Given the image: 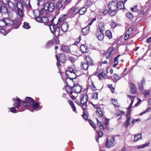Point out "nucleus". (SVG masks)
Wrapping results in <instances>:
<instances>
[{"instance_id":"obj_1","label":"nucleus","mask_w":151,"mask_h":151,"mask_svg":"<svg viewBox=\"0 0 151 151\" xmlns=\"http://www.w3.org/2000/svg\"><path fill=\"white\" fill-rule=\"evenodd\" d=\"M78 71L74 68L70 67L69 70L66 71L65 75L67 78L65 80L66 85L70 84H74L73 79L76 78L77 76H78Z\"/></svg>"},{"instance_id":"obj_2","label":"nucleus","mask_w":151,"mask_h":151,"mask_svg":"<svg viewBox=\"0 0 151 151\" xmlns=\"http://www.w3.org/2000/svg\"><path fill=\"white\" fill-rule=\"evenodd\" d=\"M72 84H70L65 86L66 90L68 94H72L73 92L76 93H80L82 90L81 86L78 84H73V86Z\"/></svg>"},{"instance_id":"obj_3","label":"nucleus","mask_w":151,"mask_h":151,"mask_svg":"<svg viewBox=\"0 0 151 151\" xmlns=\"http://www.w3.org/2000/svg\"><path fill=\"white\" fill-rule=\"evenodd\" d=\"M23 10L17 9V18L13 22V27L15 29L18 28L22 23L21 20L23 15Z\"/></svg>"},{"instance_id":"obj_4","label":"nucleus","mask_w":151,"mask_h":151,"mask_svg":"<svg viewBox=\"0 0 151 151\" xmlns=\"http://www.w3.org/2000/svg\"><path fill=\"white\" fill-rule=\"evenodd\" d=\"M12 100L14 101L13 105L19 111H22L24 110L23 103L22 104L21 100L19 98L16 97L13 98Z\"/></svg>"},{"instance_id":"obj_5","label":"nucleus","mask_w":151,"mask_h":151,"mask_svg":"<svg viewBox=\"0 0 151 151\" xmlns=\"http://www.w3.org/2000/svg\"><path fill=\"white\" fill-rule=\"evenodd\" d=\"M55 7V4L53 3L47 2L45 4L44 8H43L44 13H46L48 12H52L54 10Z\"/></svg>"},{"instance_id":"obj_6","label":"nucleus","mask_w":151,"mask_h":151,"mask_svg":"<svg viewBox=\"0 0 151 151\" xmlns=\"http://www.w3.org/2000/svg\"><path fill=\"white\" fill-rule=\"evenodd\" d=\"M34 100L32 98L30 97H27L24 101L23 102V106H24L25 109V106H27V108L29 109L31 105L33 104V101Z\"/></svg>"},{"instance_id":"obj_7","label":"nucleus","mask_w":151,"mask_h":151,"mask_svg":"<svg viewBox=\"0 0 151 151\" xmlns=\"http://www.w3.org/2000/svg\"><path fill=\"white\" fill-rule=\"evenodd\" d=\"M13 22L8 18H4L3 20H0V27H4L9 24H12Z\"/></svg>"},{"instance_id":"obj_8","label":"nucleus","mask_w":151,"mask_h":151,"mask_svg":"<svg viewBox=\"0 0 151 151\" xmlns=\"http://www.w3.org/2000/svg\"><path fill=\"white\" fill-rule=\"evenodd\" d=\"M113 1L109 2L108 6L109 10H104L103 12V13L104 14H108L110 15L111 16H113V15L112 14V12L113 10L112 9L113 7Z\"/></svg>"},{"instance_id":"obj_9","label":"nucleus","mask_w":151,"mask_h":151,"mask_svg":"<svg viewBox=\"0 0 151 151\" xmlns=\"http://www.w3.org/2000/svg\"><path fill=\"white\" fill-rule=\"evenodd\" d=\"M105 146L107 148H110L113 146V137H108L105 143Z\"/></svg>"},{"instance_id":"obj_10","label":"nucleus","mask_w":151,"mask_h":151,"mask_svg":"<svg viewBox=\"0 0 151 151\" xmlns=\"http://www.w3.org/2000/svg\"><path fill=\"white\" fill-rule=\"evenodd\" d=\"M124 3L122 1H119L117 2L114 1V5H115V6H116L117 9L119 10L123 9L124 7Z\"/></svg>"},{"instance_id":"obj_11","label":"nucleus","mask_w":151,"mask_h":151,"mask_svg":"<svg viewBox=\"0 0 151 151\" xmlns=\"http://www.w3.org/2000/svg\"><path fill=\"white\" fill-rule=\"evenodd\" d=\"M56 56L57 60H59V61L62 63H64L65 62V57L63 54H59L58 57L57 55H56Z\"/></svg>"},{"instance_id":"obj_12","label":"nucleus","mask_w":151,"mask_h":151,"mask_svg":"<svg viewBox=\"0 0 151 151\" xmlns=\"http://www.w3.org/2000/svg\"><path fill=\"white\" fill-rule=\"evenodd\" d=\"M39 107V104L38 102L35 103V101H33V104L31 106L29 110L31 111H33L34 110L37 109Z\"/></svg>"},{"instance_id":"obj_13","label":"nucleus","mask_w":151,"mask_h":151,"mask_svg":"<svg viewBox=\"0 0 151 151\" xmlns=\"http://www.w3.org/2000/svg\"><path fill=\"white\" fill-rule=\"evenodd\" d=\"M96 35L99 40H103L104 38V35L103 32H99L98 30L96 32Z\"/></svg>"},{"instance_id":"obj_14","label":"nucleus","mask_w":151,"mask_h":151,"mask_svg":"<svg viewBox=\"0 0 151 151\" xmlns=\"http://www.w3.org/2000/svg\"><path fill=\"white\" fill-rule=\"evenodd\" d=\"M33 12L35 17L39 16L40 14L44 13V9L42 8L40 11L38 9L34 10Z\"/></svg>"},{"instance_id":"obj_15","label":"nucleus","mask_w":151,"mask_h":151,"mask_svg":"<svg viewBox=\"0 0 151 151\" xmlns=\"http://www.w3.org/2000/svg\"><path fill=\"white\" fill-rule=\"evenodd\" d=\"M87 99L88 96L87 95H82L81 99V104H87Z\"/></svg>"},{"instance_id":"obj_16","label":"nucleus","mask_w":151,"mask_h":151,"mask_svg":"<svg viewBox=\"0 0 151 151\" xmlns=\"http://www.w3.org/2000/svg\"><path fill=\"white\" fill-rule=\"evenodd\" d=\"M8 12L7 8L4 5H0V13L4 14Z\"/></svg>"},{"instance_id":"obj_17","label":"nucleus","mask_w":151,"mask_h":151,"mask_svg":"<svg viewBox=\"0 0 151 151\" xmlns=\"http://www.w3.org/2000/svg\"><path fill=\"white\" fill-rule=\"evenodd\" d=\"M90 27L89 26H87L82 29V32L83 35H87L89 32Z\"/></svg>"},{"instance_id":"obj_18","label":"nucleus","mask_w":151,"mask_h":151,"mask_svg":"<svg viewBox=\"0 0 151 151\" xmlns=\"http://www.w3.org/2000/svg\"><path fill=\"white\" fill-rule=\"evenodd\" d=\"M113 51V47H109L107 50V52L105 55V57L107 59L109 58L110 56V55L111 53Z\"/></svg>"},{"instance_id":"obj_19","label":"nucleus","mask_w":151,"mask_h":151,"mask_svg":"<svg viewBox=\"0 0 151 151\" xmlns=\"http://www.w3.org/2000/svg\"><path fill=\"white\" fill-rule=\"evenodd\" d=\"M88 49L87 46L86 45H82L80 46L81 50L83 53H87L88 51Z\"/></svg>"},{"instance_id":"obj_20","label":"nucleus","mask_w":151,"mask_h":151,"mask_svg":"<svg viewBox=\"0 0 151 151\" xmlns=\"http://www.w3.org/2000/svg\"><path fill=\"white\" fill-rule=\"evenodd\" d=\"M99 30H98L99 32H103L105 30V26L104 23L102 22L99 23Z\"/></svg>"},{"instance_id":"obj_21","label":"nucleus","mask_w":151,"mask_h":151,"mask_svg":"<svg viewBox=\"0 0 151 151\" xmlns=\"http://www.w3.org/2000/svg\"><path fill=\"white\" fill-rule=\"evenodd\" d=\"M68 27V26L67 23L66 22H64L61 25V28L62 30L65 32L67 31Z\"/></svg>"},{"instance_id":"obj_22","label":"nucleus","mask_w":151,"mask_h":151,"mask_svg":"<svg viewBox=\"0 0 151 151\" xmlns=\"http://www.w3.org/2000/svg\"><path fill=\"white\" fill-rule=\"evenodd\" d=\"M130 91L132 94H135L137 92V88L136 86L134 84L132 83L130 86Z\"/></svg>"},{"instance_id":"obj_23","label":"nucleus","mask_w":151,"mask_h":151,"mask_svg":"<svg viewBox=\"0 0 151 151\" xmlns=\"http://www.w3.org/2000/svg\"><path fill=\"white\" fill-rule=\"evenodd\" d=\"M96 115L99 117H102L103 116L102 109L101 108H98L96 110Z\"/></svg>"},{"instance_id":"obj_24","label":"nucleus","mask_w":151,"mask_h":151,"mask_svg":"<svg viewBox=\"0 0 151 151\" xmlns=\"http://www.w3.org/2000/svg\"><path fill=\"white\" fill-rule=\"evenodd\" d=\"M85 59L86 62V63H87L88 64H89V65H90L93 64V61L89 56H86L85 58Z\"/></svg>"},{"instance_id":"obj_25","label":"nucleus","mask_w":151,"mask_h":151,"mask_svg":"<svg viewBox=\"0 0 151 151\" xmlns=\"http://www.w3.org/2000/svg\"><path fill=\"white\" fill-rule=\"evenodd\" d=\"M62 1L60 0L57 3L55 7L56 9L59 10L62 7Z\"/></svg>"},{"instance_id":"obj_26","label":"nucleus","mask_w":151,"mask_h":151,"mask_svg":"<svg viewBox=\"0 0 151 151\" xmlns=\"http://www.w3.org/2000/svg\"><path fill=\"white\" fill-rule=\"evenodd\" d=\"M141 135V133L135 135L134 137V141L135 142H137L139 139H141L142 138Z\"/></svg>"},{"instance_id":"obj_27","label":"nucleus","mask_w":151,"mask_h":151,"mask_svg":"<svg viewBox=\"0 0 151 151\" xmlns=\"http://www.w3.org/2000/svg\"><path fill=\"white\" fill-rule=\"evenodd\" d=\"M69 103L73 111L76 113H77V111H76V108L74 105L73 102L71 100H70L69 101Z\"/></svg>"},{"instance_id":"obj_28","label":"nucleus","mask_w":151,"mask_h":151,"mask_svg":"<svg viewBox=\"0 0 151 151\" xmlns=\"http://www.w3.org/2000/svg\"><path fill=\"white\" fill-rule=\"evenodd\" d=\"M82 68L84 70H87L88 69L89 67V64H88L87 63L82 62Z\"/></svg>"},{"instance_id":"obj_29","label":"nucleus","mask_w":151,"mask_h":151,"mask_svg":"<svg viewBox=\"0 0 151 151\" xmlns=\"http://www.w3.org/2000/svg\"><path fill=\"white\" fill-rule=\"evenodd\" d=\"M16 4L17 9L23 10V6L21 1H18Z\"/></svg>"},{"instance_id":"obj_30","label":"nucleus","mask_w":151,"mask_h":151,"mask_svg":"<svg viewBox=\"0 0 151 151\" xmlns=\"http://www.w3.org/2000/svg\"><path fill=\"white\" fill-rule=\"evenodd\" d=\"M67 16L66 14H63L60 15L58 19V22H63L66 18Z\"/></svg>"},{"instance_id":"obj_31","label":"nucleus","mask_w":151,"mask_h":151,"mask_svg":"<svg viewBox=\"0 0 151 151\" xmlns=\"http://www.w3.org/2000/svg\"><path fill=\"white\" fill-rule=\"evenodd\" d=\"M96 120L97 121L98 126L99 127V128L101 129H104V126L102 123L99 121L98 118H96Z\"/></svg>"},{"instance_id":"obj_32","label":"nucleus","mask_w":151,"mask_h":151,"mask_svg":"<svg viewBox=\"0 0 151 151\" xmlns=\"http://www.w3.org/2000/svg\"><path fill=\"white\" fill-rule=\"evenodd\" d=\"M60 28L59 27H56L54 32L53 33L55 37H57L59 33Z\"/></svg>"},{"instance_id":"obj_33","label":"nucleus","mask_w":151,"mask_h":151,"mask_svg":"<svg viewBox=\"0 0 151 151\" xmlns=\"http://www.w3.org/2000/svg\"><path fill=\"white\" fill-rule=\"evenodd\" d=\"M86 9L84 7H82L81 8H80L79 14L81 15H83L85 14L86 11Z\"/></svg>"},{"instance_id":"obj_34","label":"nucleus","mask_w":151,"mask_h":151,"mask_svg":"<svg viewBox=\"0 0 151 151\" xmlns=\"http://www.w3.org/2000/svg\"><path fill=\"white\" fill-rule=\"evenodd\" d=\"M9 8L12 10H14L15 9V6L12 2H9L8 4Z\"/></svg>"},{"instance_id":"obj_35","label":"nucleus","mask_w":151,"mask_h":151,"mask_svg":"<svg viewBox=\"0 0 151 151\" xmlns=\"http://www.w3.org/2000/svg\"><path fill=\"white\" fill-rule=\"evenodd\" d=\"M62 48L63 51L68 52L69 51L70 48L68 46H63Z\"/></svg>"},{"instance_id":"obj_36","label":"nucleus","mask_w":151,"mask_h":151,"mask_svg":"<svg viewBox=\"0 0 151 151\" xmlns=\"http://www.w3.org/2000/svg\"><path fill=\"white\" fill-rule=\"evenodd\" d=\"M23 27L26 29H29L30 28V26L28 23L27 22H24V23Z\"/></svg>"},{"instance_id":"obj_37","label":"nucleus","mask_w":151,"mask_h":151,"mask_svg":"<svg viewBox=\"0 0 151 151\" xmlns=\"http://www.w3.org/2000/svg\"><path fill=\"white\" fill-rule=\"evenodd\" d=\"M120 56V55H119L117 57H115V58H114V67H115L118 65V58Z\"/></svg>"},{"instance_id":"obj_38","label":"nucleus","mask_w":151,"mask_h":151,"mask_svg":"<svg viewBox=\"0 0 151 151\" xmlns=\"http://www.w3.org/2000/svg\"><path fill=\"white\" fill-rule=\"evenodd\" d=\"M49 27L52 33H53L54 32L55 30L56 27V26H54L52 25H49Z\"/></svg>"},{"instance_id":"obj_39","label":"nucleus","mask_w":151,"mask_h":151,"mask_svg":"<svg viewBox=\"0 0 151 151\" xmlns=\"http://www.w3.org/2000/svg\"><path fill=\"white\" fill-rule=\"evenodd\" d=\"M106 36L109 39H111L112 38V35L111 31L109 30H107L106 31Z\"/></svg>"},{"instance_id":"obj_40","label":"nucleus","mask_w":151,"mask_h":151,"mask_svg":"<svg viewBox=\"0 0 151 151\" xmlns=\"http://www.w3.org/2000/svg\"><path fill=\"white\" fill-rule=\"evenodd\" d=\"M48 18L46 17H43L42 18V22L47 23L48 22Z\"/></svg>"},{"instance_id":"obj_41","label":"nucleus","mask_w":151,"mask_h":151,"mask_svg":"<svg viewBox=\"0 0 151 151\" xmlns=\"http://www.w3.org/2000/svg\"><path fill=\"white\" fill-rule=\"evenodd\" d=\"M98 93L96 92H94L92 94V96H91V98L94 99L95 100H96L98 99Z\"/></svg>"},{"instance_id":"obj_42","label":"nucleus","mask_w":151,"mask_h":151,"mask_svg":"<svg viewBox=\"0 0 151 151\" xmlns=\"http://www.w3.org/2000/svg\"><path fill=\"white\" fill-rule=\"evenodd\" d=\"M127 17L130 20H132L133 18V15L130 12H128L127 14Z\"/></svg>"},{"instance_id":"obj_43","label":"nucleus","mask_w":151,"mask_h":151,"mask_svg":"<svg viewBox=\"0 0 151 151\" xmlns=\"http://www.w3.org/2000/svg\"><path fill=\"white\" fill-rule=\"evenodd\" d=\"M124 114V111H119L116 112L115 113L116 115L117 116H121L122 114Z\"/></svg>"},{"instance_id":"obj_44","label":"nucleus","mask_w":151,"mask_h":151,"mask_svg":"<svg viewBox=\"0 0 151 151\" xmlns=\"http://www.w3.org/2000/svg\"><path fill=\"white\" fill-rule=\"evenodd\" d=\"M11 111L14 113H16L19 111L16 108V107L14 106V107L12 108Z\"/></svg>"},{"instance_id":"obj_45","label":"nucleus","mask_w":151,"mask_h":151,"mask_svg":"<svg viewBox=\"0 0 151 151\" xmlns=\"http://www.w3.org/2000/svg\"><path fill=\"white\" fill-rule=\"evenodd\" d=\"M54 43L53 42L52 40L48 41L47 43V46L48 47H50L53 45Z\"/></svg>"},{"instance_id":"obj_46","label":"nucleus","mask_w":151,"mask_h":151,"mask_svg":"<svg viewBox=\"0 0 151 151\" xmlns=\"http://www.w3.org/2000/svg\"><path fill=\"white\" fill-rule=\"evenodd\" d=\"M92 3L91 1L90 0H87L86 5L88 7H89L91 6Z\"/></svg>"},{"instance_id":"obj_47","label":"nucleus","mask_w":151,"mask_h":151,"mask_svg":"<svg viewBox=\"0 0 151 151\" xmlns=\"http://www.w3.org/2000/svg\"><path fill=\"white\" fill-rule=\"evenodd\" d=\"M69 13L70 14H72V15H74V7H72L69 10Z\"/></svg>"},{"instance_id":"obj_48","label":"nucleus","mask_w":151,"mask_h":151,"mask_svg":"<svg viewBox=\"0 0 151 151\" xmlns=\"http://www.w3.org/2000/svg\"><path fill=\"white\" fill-rule=\"evenodd\" d=\"M91 84L90 85V86L93 90H95L96 89V88L94 85L93 83L91 81Z\"/></svg>"},{"instance_id":"obj_49","label":"nucleus","mask_w":151,"mask_h":151,"mask_svg":"<svg viewBox=\"0 0 151 151\" xmlns=\"http://www.w3.org/2000/svg\"><path fill=\"white\" fill-rule=\"evenodd\" d=\"M80 8H76L74 7V15H75L76 14L79 13Z\"/></svg>"},{"instance_id":"obj_50","label":"nucleus","mask_w":151,"mask_h":151,"mask_svg":"<svg viewBox=\"0 0 151 151\" xmlns=\"http://www.w3.org/2000/svg\"><path fill=\"white\" fill-rule=\"evenodd\" d=\"M138 84L139 89L141 91H142L143 89V83H138Z\"/></svg>"},{"instance_id":"obj_51","label":"nucleus","mask_w":151,"mask_h":151,"mask_svg":"<svg viewBox=\"0 0 151 151\" xmlns=\"http://www.w3.org/2000/svg\"><path fill=\"white\" fill-rule=\"evenodd\" d=\"M150 144V143H145V144H144V145H142V146H139L138 147V149H139L140 148H144L147 146H148L149 144Z\"/></svg>"},{"instance_id":"obj_52","label":"nucleus","mask_w":151,"mask_h":151,"mask_svg":"<svg viewBox=\"0 0 151 151\" xmlns=\"http://www.w3.org/2000/svg\"><path fill=\"white\" fill-rule=\"evenodd\" d=\"M109 88L110 89L111 93H113V85L112 84H108L107 85Z\"/></svg>"},{"instance_id":"obj_53","label":"nucleus","mask_w":151,"mask_h":151,"mask_svg":"<svg viewBox=\"0 0 151 151\" xmlns=\"http://www.w3.org/2000/svg\"><path fill=\"white\" fill-rule=\"evenodd\" d=\"M89 122L91 126L94 128H96V125L91 120H89Z\"/></svg>"},{"instance_id":"obj_54","label":"nucleus","mask_w":151,"mask_h":151,"mask_svg":"<svg viewBox=\"0 0 151 151\" xmlns=\"http://www.w3.org/2000/svg\"><path fill=\"white\" fill-rule=\"evenodd\" d=\"M36 20L39 22H42V17L37 16V17H35Z\"/></svg>"},{"instance_id":"obj_55","label":"nucleus","mask_w":151,"mask_h":151,"mask_svg":"<svg viewBox=\"0 0 151 151\" xmlns=\"http://www.w3.org/2000/svg\"><path fill=\"white\" fill-rule=\"evenodd\" d=\"M137 6L136 5L134 6L133 8H131V9L134 12H137L138 11V9H136Z\"/></svg>"},{"instance_id":"obj_56","label":"nucleus","mask_w":151,"mask_h":151,"mask_svg":"<svg viewBox=\"0 0 151 151\" xmlns=\"http://www.w3.org/2000/svg\"><path fill=\"white\" fill-rule=\"evenodd\" d=\"M130 122L126 121L125 123L124 124V126L125 128H127L128 126L130 125Z\"/></svg>"},{"instance_id":"obj_57","label":"nucleus","mask_w":151,"mask_h":151,"mask_svg":"<svg viewBox=\"0 0 151 151\" xmlns=\"http://www.w3.org/2000/svg\"><path fill=\"white\" fill-rule=\"evenodd\" d=\"M82 108L83 110H86L87 109V104H82Z\"/></svg>"},{"instance_id":"obj_58","label":"nucleus","mask_w":151,"mask_h":151,"mask_svg":"<svg viewBox=\"0 0 151 151\" xmlns=\"http://www.w3.org/2000/svg\"><path fill=\"white\" fill-rule=\"evenodd\" d=\"M0 32L3 34L4 35H6L7 34V33L5 31L2 29H1L0 30Z\"/></svg>"},{"instance_id":"obj_59","label":"nucleus","mask_w":151,"mask_h":151,"mask_svg":"<svg viewBox=\"0 0 151 151\" xmlns=\"http://www.w3.org/2000/svg\"><path fill=\"white\" fill-rule=\"evenodd\" d=\"M114 101L115 103V104H114V106L115 107H119L120 106V105L117 103V101L114 99Z\"/></svg>"},{"instance_id":"obj_60","label":"nucleus","mask_w":151,"mask_h":151,"mask_svg":"<svg viewBox=\"0 0 151 151\" xmlns=\"http://www.w3.org/2000/svg\"><path fill=\"white\" fill-rule=\"evenodd\" d=\"M81 39L80 37L74 43V44L75 45H77V44L80 42Z\"/></svg>"},{"instance_id":"obj_61","label":"nucleus","mask_w":151,"mask_h":151,"mask_svg":"<svg viewBox=\"0 0 151 151\" xmlns=\"http://www.w3.org/2000/svg\"><path fill=\"white\" fill-rule=\"evenodd\" d=\"M1 0H0V1ZM3 3L5 4H7L9 2V0H1Z\"/></svg>"},{"instance_id":"obj_62","label":"nucleus","mask_w":151,"mask_h":151,"mask_svg":"<svg viewBox=\"0 0 151 151\" xmlns=\"http://www.w3.org/2000/svg\"><path fill=\"white\" fill-rule=\"evenodd\" d=\"M114 79L115 80H117L119 79V77L116 74H114Z\"/></svg>"},{"instance_id":"obj_63","label":"nucleus","mask_w":151,"mask_h":151,"mask_svg":"<svg viewBox=\"0 0 151 151\" xmlns=\"http://www.w3.org/2000/svg\"><path fill=\"white\" fill-rule=\"evenodd\" d=\"M98 133L99 137H101L103 135L102 132L100 130L99 131Z\"/></svg>"},{"instance_id":"obj_64","label":"nucleus","mask_w":151,"mask_h":151,"mask_svg":"<svg viewBox=\"0 0 151 151\" xmlns=\"http://www.w3.org/2000/svg\"><path fill=\"white\" fill-rule=\"evenodd\" d=\"M83 113L84 114L82 115V116L85 120H86L88 119V117L84 112H83Z\"/></svg>"}]
</instances>
